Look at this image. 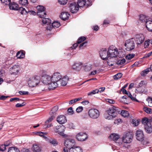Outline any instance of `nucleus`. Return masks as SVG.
<instances>
[{
	"instance_id": "obj_45",
	"label": "nucleus",
	"mask_w": 152,
	"mask_h": 152,
	"mask_svg": "<svg viewBox=\"0 0 152 152\" xmlns=\"http://www.w3.org/2000/svg\"><path fill=\"white\" fill-rule=\"evenodd\" d=\"M126 62V60L125 58H123L118 60L116 63L118 65H122L124 64Z\"/></svg>"
},
{
	"instance_id": "obj_61",
	"label": "nucleus",
	"mask_w": 152,
	"mask_h": 152,
	"mask_svg": "<svg viewBox=\"0 0 152 152\" xmlns=\"http://www.w3.org/2000/svg\"><path fill=\"white\" fill-rule=\"evenodd\" d=\"M83 109V108L82 106H80L78 107L76 109V111L77 112L79 113L82 111Z\"/></svg>"
},
{
	"instance_id": "obj_39",
	"label": "nucleus",
	"mask_w": 152,
	"mask_h": 152,
	"mask_svg": "<svg viewBox=\"0 0 152 152\" xmlns=\"http://www.w3.org/2000/svg\"><path fill=\"white\" fill-rule=\"evenodd\" d=\"M142 123L145 126V125L148 124V123H150L148 120V119L147 118H144L142 119Z\"/></svg>"
},
{
	"instance_id": "obj_55",
	"label": "nucleus",
	"mask_w": 152,
	"mask_h": 152,
	"mask_svg": "<svg viewBox=\"0 0 152 152\" xmlns=\"http://www.w3.org/2000/svg\"><path fill=\"white\" fill-rule=\"evenodd\" d=\"M107 64L108 65L110 66H112L114 65V63H112L111 62V58H108V59H107Z\"/></svg>"
},
{
	"instance_id": "obj_28",
	"label": "nucleus",
	"mask_w": 152,
	"mask_h": 152,
	"mask_svg": "<svg viewBox=\"0 0 152 152\" xmlns=\"http://www.w3.org/2000/svg\"><path fill=\"white\" fill-rule=\"evenodd\" d=\"M58 107L57 106H55L53 107L50 112V115H52L56 116V112L58 110Z\"/></svg>"
},
{
	"instance_id": "obj_20",
	"label": "nucleus",
	"mask_w": 152,
	"mask_h": 152,
	"mask_svg": "<svg viewBox=\"0 0 152 152\" xmlns=\"http://www.w3.org/2000/svg\"><path fill=\"white\" fill-rule=\"evenodd\" d=\"M9 6L10 10H18L19 9L18 4L14 2L10 3L9 4Z\"/></svg>"
},
{
	"instance_id": "obj_4",
	"label": "nucleus",
	"mask_w": 152,
	"mask_h": 152,
	"mask_svg": "<svg viewBox=\"0 0 152 152\" xmlns=\"http://www.w3.org/2000/svg\"><path fill=\"white\" fill-rule=\"evenodd\" d=\"M40 80L45 85L48 86V88L50 89H53L54 88H51L50 87V85L52 83L51 76L49 75L45 74L42 75Z\"/></svg>"
},
{
	"instance_id": "obj_26",
	"label": "nucleus",
	"mask_w": 152,
	"mask_h": 152,
	"mask_svg": "<svg viewBox=\"0 0 152 152\" xmlns=\"http://www.w3.org/2000/svg\"><path fill=\"white\" fill-rule=\"evenodd\" d=\"M32 149L34 151L36 152H40L41 150V148L36 144H33Z\"/></svg>"
},
{
	"instance_id": "obj_56",
	"label": "nucleus",
	"mask_w": 152,
	"mask_h": 152,
	"mask_svg": "<svg viewBox=\"0 0 152 152\" xmlns=\"http://www.w3.org/2000/svg\"><path fill=\"white\" fill-rule=\"evenodd\" d=\"M6 146L4 144H0V151H4L6 149Z\"/></svg>"
},
{
	"instance_id": "obj_14",
	"label": "nucleus",
	"mask_w": 152,
	"mask_h": 152,
	"mask_svg": "<svg viewBox=\"0 0 152 152\" xmlns=\"http://www.w3.org/2000/svg\"><path fill=\"white\" fill-rule=\"evenodd\" d=\"M100 57L102 59L104 60H107L109 58L108 51L106 48H102L99 51Z\"/></svg>"
},
{
	"instance_id": "obj_57",
	"label": "nucleus",
	"mask_w": 152,
	"mask_h": 152,
	"mask_svg": "<svg viewBox=\"0 0 152 152\" xmlns=\"http://www.w3.org/2000/svg\"><path fill=\"white\" fill-rule=\"evenodd\" d=\"M87 43V41H86L83 43H82L79 45V48H81L82 47H86V44Z\"/></svg>"
},
{
	"instance_id": "obj_51",
	"label": "nucleus",
	"mask_w": 152,
	"mask_h": 152,
	"mask_svg": "<svg viewBox=\"0 0 152 152\" xmlns=\"http://www.w3.org/2000/svg\"><path fill=\"white\" fill-rule=\"evenodd\" d=\"M135 56L134 54H129L127 56H126V59L130 60L133 58Z\"/></svg>"
},
{
	"instance_id": "obj_8",
	"label": "nucleus",
	"mask_w": 152,
	"mask_h": 152,
	"mask_svg": "<svg viewBox=\"0 0 152 152\" xmlns=\"http://www.w3.org/2000/svg\"><path fill=\"white\" fill-rule=\"evenodd\" d=\"M118 108L115 106H113L110 107L107 111V114L112 117V118L115 117L117 115L118 112Z\"/></svg>"
},
{
	"instance_id": "obj_17",
	"label": "nucleus",
	"mask_w": 152,
	"mask_h": 152,
	"mask_svg": "<svg viewBox=\"0 0 152 152\" xmlns=\"http://www.w3.org/2000/svg\"><path fill=\"white\" fill-rule=\"evenodd\" d=\"M136 138L137 140L142 141L144 140V136L142 131L137 130L136 132Z\"/></svg>"
},
{
	"instance_id": "obj_43",
	"label": "nucleus",
	"mask_w": 152,
	"mask_h": 152,
	"mask_svg": "<svg viewBox=\"0 0 152 152\" xmlns=\"http://www.w3.org/2000/svg\"><path fill=\"white\" fill-rule=\"evenodd\" d=\"M122 76L121 73H118L113 76V78L115 80H118L121 78Z\"/></svg>"
},
{
	"instance_id": "obj_53",
	"label": "nucleus",
	"mask_w": 152,
	"mask_h": 152,
	"mask_svg": "<svg viewBox=\"0 0 152 152\" xmlns=\"http://www.w3.org/2000/svg\"><path fill=\"white\" fill-rule=\"evenodd\" d=\"M49 142L52 145H53L54 146H56L58 144V142L55 139L52 140H50Z\"/></svg>"
},
{
	"instance_id": "obj_9",
	"label": "nucleus",
	"mask_w": 152,
	"mask_h": 152,
	"mask_svg": "<svg viewBox=\"0 0 152 152\" xmlns=\"http://www.w3.org/2000/svg\"><path fill=\"white\" fill-rule=\"evenodd\" d=\"M89 116L90 118L93 119L98 118L100 115L99 111L96 109H91L88 112Z\"/></svg>"
},
{
	"instance_id": "obj_47",
	"label": "nucleus",
	"mask_w": 152,
	"mask_h": 152,
	"mask_svg": "<svg viewBox=\"0 0 152 152\" xmlns=\"http://www.w3.org/2000/svg\"><path fill=\"white\" fill-rule=\"evenodd\" d=\"M86 39V37L84 36L81 37H80L78 39L77 43L78 44H80L82 42L84 41Z\"/></svg>"
},
{
	"instance_id": "obj_46",
	"label": "nucleus",
	"mask_w": 152,
	"mask_h": 152,
	"mask_svg": "<svg viewBox=\"0 0 152 152\" xmlns=\"http://www.w3.org/2000/svg\"><path fill=\"white\" fill-rule=\"evenodd\" d=\"M1 1L3 5H9L11 2V0H1Z\"/></svg>"
},
{
	"instance_id": "obj_7",
	"label": "nucleus",
	"mask_w": 152,
	"mask_h": 152,
	"mask_svg": "<svg viewBox=\"0 0 152 152\" xmlns=\"http://www.w3.org/2000/svg\"><path fill=\"white\" fill-rule=\"evenodd\" d=\"M108 53L109 58H115L118 55V50L116 47L114 46H110L108 49Z\"/></svg>"
},
{
	"instance_id": "obj_42",
	"label": "nucleus",
	"mask_w": 152,
	"mask_h": 152,
	"mask_svg": "<svg viewBox=\"0 0 152 152\" xmlns=\"http://www.w3.org/2000/svg\"><path fill=\"white\" fill-rule=\"evenodd\" d=\"M98 91L97 90V89H96L88 92V93L87 95L88 96H91L94 94L98 93Z\"/></svg>"
},
{
	"instance_id": "obj_15",
	"label": "nucleus",
	"mask_w": 152,
	"mask_h": 152,
	"mask_svg": "<svg viewBox=\"0 0 152 152\" xmlns=\"http://www.w3.org/2000/svg\"><path fill=\"white\" fill-rule=\"evenodd\" d=\"M10 73L11 75H16L20 70V67L18 65H15L10 68Z\"/></svg>"
},
{
	"instance_id": "obj_19",
	"label": "nucleus",
	"mask_w": 152,
	"mask_h": 152,
	"mask_svg": "<svg viewBox=\"0 0 152 152\" xmlns=\"http://www.w3.org/2000/svg\"><path fill=\"white\" fill-rule=\"evenodd\" d=\"M82 66V64L80 62L75 63L73 64L72 66V68L74 70L79 71Z\"/></svg>"
},
{
	"instance_id": "obj_54",
	"label": "nucleus",
	"mask_w": 152,
	"mask_h": 152,
	"mask_svg": "<svg viewBox=\"0 0 152 152\" xmlns=\"http://www.w3.org/2000/svg\"><path fill=\"white\" fill-rule=\"evenodd\" d=\"M105 101L106 102H108L110 104H114L115 102V100H113V99H106Z\"/></svg>"
},
{
	"instance_id": "obj_24",
	"label": "nucleus",
	"mask_w": 152,
	"mask_h": 152,
	"mask_svg": "<svg viewBox=\"0 0 152 152\" xmlns=\"http://www.w3.org/2000/svg\"><path fill=\"white\" fill-rule=\"evenodd\" d=\"M69 15V14L67 12H64L61 13L60 17L62 20H65L68 18Z\"/></svg>"
},
{
	"instance_id": "obj_40",
	"label": "nucleus",
	"mask_w": 152,
	"mask_h": 152,
	"mask_svg": "<svg viewBox=\"0 0 152 152\" xmlns=\"http://www.w3.org/2000/svg\"><path fill=\"white\" fill-rule=\"evenodd\" d=\"M35 134L37 135H39L40 136L43 137L45 139L47 138V137L44 135V134H46V133H44L40 131L37 132H36Z\"/></svg>"
},
{
	"instance_id": "obj_59",
	"label": "nucleus",
	"mask_w": 152,
	"mask_h": 152,
	"mask_svg": "<svg viewBox=\"0 0 152 152\" xmlns=\"http://www.w3.org/2000/svg\"><path fill=\"white\" fill-rule=\"evenodd\" d=\"M18 93L20 94L21 95H28L29 94V92L28 91H20Z\"/></svg>"
},
{
	"instance_id": "obj_52",
	"label": "nucleus",
	"mask_w": 152,
	"mask_h": 152,
	"mask_svg": "<svg viewBox=\"0 0 152 152\" xmlns=\"http://www.w3.org/2000/svg\"><path fill=\"white\" fill-rule=\"evenodd\" d=\"M146 101L148 102V105L150 107H152V98L149 97L148 98L146 99Z\"/></svg>"
},
{
	"instance_id": "obj_3",
	"label": "nucleus",
	"mask_w": 152,
	"mask_h": 152,
	"mask_svg": "<svg viewBox=\"0 0 152 152\" xmlns=\"http://www.w3.org/2000/svg\"><path fill=\"white\" fill-rule=\"evenodd\" d=\"M40 78L39 76L35 75L29 78L28 83L29 86L31 87H34L38 85L39 83Z\"/></svg>"
},
{
	"instance_id": "obj_12",
	"label": "nucleus",
	"mask_w": 152,
	"mask_h": 152,
	"mask_svg": "<svg viewBox=\"0 0 152 152\" xmlns=\"http://www.w3.org/2000/svg\"><path fill=\"white\" fill-rule=\"evenodd\" d=\"M75 144V140L71 139H66L64 141V145L65 147L68 149H69V150L74 146Z\"/></svg>"
},
{
	"instance_id": "obj_44",
	"label": "nucleus",
	"mask_w": 152,
	"mask_h": 152,
	"mask_svg": "<svg viewBox=\"0 0 152 152\" xmlns=\"http://www.w3.org/2000/svg\"><path fill=\"white\" fill-rule=\"evenodd\" d=\"M149 69L148 68L142 71L140 73L141 75L142 76H145L150 72Z\"/></svg>"
},
{
	"instance_id": "obj_30",
	"label": "nucleus",
	"mask_w": 152,
	"mask_h": 152,
	"mask_svg": "<svg viewBox=\"0 0 152 152\" xmlns=\"http://www.w3.org/2000/svg\"><path fill=\"white\" fill-rule=\"evenodd\" d=\"M25 53L23 51H19L16 54V56L18 58H23L24 57Z\"/></svg>"
},
{
	"instance_id": "obj_10",
	"label": "nucleus",
	"mask_w": 152,
	"mask_h": 152,
	"mask_svg": "<svg viewBox=\"0 0 152 152\" xmlns=\"http://www.w3.org/2000/svg\"><path fill=\"white\" fill-rule=\"evenodd\" d=\"M133 137V134L132 133H127L123 137L122 141L124 143H129L132 141Z\"/></svg>"
},
{
	"instance_id": "obj_27",
	"label": "nucleus",
	"mask_w": 152,
	"mask_h": 152,
	"mask_svg": "<svg viewBox=\"0 0 152 152\" xmlns=\"http://www.w3.org/2000/svg\"><path fill=\"white\" fill-rule=\"evenodd\" d=\"M110 138L114 141H116L119 138V135L113 133L111 134L110 136Z\"/></svg>"
},
{
	"instance_id": "obj_37",
	"label": "nucleus",
	"mask_w": 152,
	"mask_h": 152,
	"mask_svg": "<svg viewBox=\"0 0 152 152\" xmlns=\"http://www.w3.org/2000/svg\"><path fill=\"white\" fill-rule=\"evenodd\" d=\"M37 12H41L43 11H45V8L43 6L39 5L37 7Z\"/></svg>"
},
{
	"instance_id": "obj_33",
	"label": "nucleus",
	"mask_w": 152,
	"mask_h": 152,
	"mask_svg": "<svg viewBox=\"0 0 152 152\" xmlns=\"http://www.w3.org/2000/svg\"><path fill=\"white\" fill-rule=\"evenodd\" d=\"M8 152H20V151L15 147H11L9 148Z\"/></svg>"
},
{
	"instance_id": "obj_21",
	"label": "nucleus",
	"mask_w": 152,
	"mask_h": 152,
	"mask_svg": "<svg viewBox=\"0 0 152 152\" xmlns=\"http://www.w3.org/2000/svg\"><path fill=\"white\" fill-rule=\"evenodd\" d=\"M144 128L146 132L148 133H151L152 131V126L151 123H148V124L145 125Z\"/></svg>"
},
{
	"instance_id": "obj_49",
	"label": "nucleus",
	"mask_w": 152,
	"mask_h": 152,
	"mask_svg": "<svg viewBox=\"0 0 152 152\" xmlns=\"http://www.w3.org/2000/svg\"><path fill=\"white\" fill-rule=\"evenodd\" d=\"M19 3L22 5H25L28 4L27 0H20Z\"/></svg>"
},
{
	"instance_id": "obj_35",
	"label": "nucleus",
	"mask_w": 152,
	"mask_h": 152,
	"mask_svg": "<svg viewBox=\"0 0 152 152\" xmlns=\"http://www.w3.org/2000/svg\"><path fill=\"white\" fill-rule=\"evenodd\" d=\"M42 22L44 24H47L48 25L50 24L51 21L48 18H44L42 20Z\"/></svg>"
},
{
	"instance_id": "obj_13",
	"label": "nucleus",
	"mask_w": 152,
	"mask_h": 152,
	"mask_svg": "<svg viewBox=\"0 0 152 152\" xmlns=\"http://www.w3.org/2000/svg\"><path fill=\"white\" fill-rule=\"evenodd\" d=\"M136 44L137 45L141 44L144 41V36L142 34H136L134 37L133 38Z\"/></svg>"
},
{
	"instance_id": "obj_25",
	"label": "nucleus",
	"mask_w": 152,
	"mask_h": 152,
	"mask_svg": "<svg viewBox=\"0 0 152 152\" xmlns=\"http://www.w3.org/2000/svg\"><path fill=\"white\" fill-rule=\"evenodd\" d=\"M146 26L148 31L152 32V20H148L146 22Z\"/></svg>"
},
{
	"instance_id": "obj_1",
	"label": "nucleus",
	"mask_w": 152,
	"mask_h": 152,
	"mask_svg": "<svg viewBox=\"0 0 152 152\" xmlns=\"http://www.w3.org/2000/svg\"><path fill=\"white\" fill-rule=\"evenodd\" d=\"M62 77V75L59 73H54L51 76L52 82L50 85V88H51L54 89L60 85Z\"/></svg>"
},
{
	"instance_id": "obj_34",
	"label": "nucleus",
	"mask_w": 152,
	"mask_h": 152,
	"mask_svg": "<svg viewBox=\"0 0 152 152\" xmlns=\"http://www.w3.org/2000/svg\"><path fill=\"white\" fill-rule=\"evenodd\" d=\"M139 19L140 21L142 22L146 23L147 19L145 16L144 15H141L140 16Z\"/></svg>"
},
{
	"instance_id": "obj_50",
	"label": "nucleus",
	"mask_w": 152,
	"mask_h": 152,
	"mask_svg": "<svg viewBox=\"0 0 152 152\" xmlns=\"http://www.w3.org/2000/svg\"><path fill=\"white\" fill-rule=\"evenodd\" d=\"M126 94H127L128 96L130 97L132 100L138 102L136 98L134 97H133L130 92H127Z\"/></svg>"
},
{
	"instance_id": "obj_23",
	"label": "nucleus",
	"mask_w": 152,
	"mask_h": 152,
	"mask_svg": "<svg viewBox=\"0 0 152 152\" xmlns=\"http://www.w3.org/2000/svg\"><path fill=\"white\" fill-rule=\"evenodd\" d=\"M69 150L71 152H82L83 150L81 148L78 146H73Z\"/></svg>"
},
{
	"instance_id": "obj_60",
	"label": "nucleus",
	"mask_w": 152,
	"mask_h": 152,
	"mask_svg": "<svg viewBox=\"0 0 152 152\" xmlns=\"http://www.w3.org/2000/svg\"><path fill=\"white\" fill-rule=\"evenodd\" d=\"M67 1V0H58V2L60 4L64 5L66 4Z\"/></svg>"
},
{
	"instance_id": "obj_38",
	"label": "nucleus",
	"mask_w": 152,
	"mask_h": 152,
	"mask_svg": "<svg viewBox=\"0 0 152 152\" xmlns=\"http://www.w3.org/2000/svg\"><path fill=\"white\" fill-rule=\"evenodd\" d=\"M60 26L59 22L55 21L52 24V26L54 28L59 27Z\"/></svg>"
},
{
	"instance_id": "obj_41",
	"label": "nucleus",
	"mask_w": 152,
	"mask_h": 152,
	"mask_svg": "<svg viewBox=\"0 0 152 152\" xmlns=\"http://www.w3.org/2000/svg\"><path fill=\"white\" fill-rule=\"evenodd\" d=\"M56 116L54 115H51V117H50L48 120L46 121L45 123L47 124L48 123H50L55 118Z\"/></svg>"
},
{
	"instance_id": "obj_63",
	"label": "nucleus",
	"mask_w": 152,
	"mask_h": 152,
	"mask_svg": "<svg viewBox=\"0 0 152 152\" xmlns=\"http://www.w3.org/2000/svg\"><path fill=\"white\" fill-rule=\"evenodd\" d=\"M150 42V40L148 39L145 41L144 44V46L145 48H147L149 46Z\"/></svg>"
},
{
	"instance_id": "obj_29",
	"label": "nucleus",
	"mask_w": 152,
	"mask_h": 152,
	"mask_svg": "<svg viewBox=\"0 0 152 152\" xmlns=\"http://www.w3.org/2000/svg\"><path fill=\"white\" fill-rule=\"evenodd\" d=\"M19 12L22 15H26L28 13V10H26L22 7H20L18 9Z\"/></svg>"
},
{
	"instance_id": "obj_36",
	"label": "nucleus",
	"mask_w": 152,
	"mask_h": 152,
	"mask_svg": "<svg viewBox=\"0 0 152 152\" xmlns=\"http://www.w3.org/2000/svg\"><path fill=\"white\" fill-rule=\"evenodd\" d=\"M121 113V115L124 117H127L129 115L128 112L126 110H122Z\"/></svg>"
},
{
	"instance_id": "obj_31",
	"label": "nucleus",
	"mask_w": 152,
	"mask_h": 152,
	"mask_svg": "<svg viewBox=\"0 0 152 152\" xmlns=\"http://www.w3.org/2000/svg\"><path fill=\"white\" fill-rule=\"evenodd\" d=\"M86 3V0H78L77 5L79 7H82L85 6Z\"/></svg>"
},
{
	"instance_id": "obj_16",
	"label": "nucleus",
	"mask_w": 152,
	"mask_h": 152,
	"mask_svg": "<svg viewBox=\"0 0 152 152\" xmlns=\"http://www.w3.org/2000/svg\"><path fill=\"white\" fill-rule=\"evenodd\" d=\"M69 7L70 11L72 13L77 12L79 9L78 6L75 2L70 3Z\"/></svg>"
},
{
	"instance_id": "obj_11",
	"label": "nucleus",
	"mask_w": 152,
	"mask_h": 152,
	"mask_svg": "<svg viewBox=\"0 0 152 152\" xmlns=\"http://www.w3.org/2000/svg\"><path fill=\"white\" fill-rule=\"evenodd\" d=\"M76 138L79 141H83L88 138L87 134L83 132L78 133L75 136Z\"/></svg>"
},
{
	"instance_id": "obj_6",
	"label": "nucleus",
	"mask_w": 152,
	"mask_h": 152,
	"mask_svg": "<svg viewBox=\"0 0 152 152\" xmlns=\"http://www.w3.org/2000/svg\"><path fill=\"white\" fill-rule=\"evenodd\" d=\"M65 129V127L63 125H57L55 126L54 130L56 133L62 136L63 137L66 138L68 137V135L64 133Z\"/></svg>"
},
{
	"instance_id": "obj_5",
	"label": "nucleus",
	"mask_w": 152,
	"mask_h": 152,
	"mask_svg": "<svg viewBox=\"0 0 152 152\" xmlns=\"http://www.w3.org/2000/svg\"><path fill=\"white\" fill-rule=\"evenodd\" d=\"M134 39L132 38L126 41L124 46L126 47V49L127 51H131L134 49L135 44Z\"/></svg>"
},
{
	"instance_id": "obj_62",
	"label": "nucleus",
	"mask_w": 152,
	"mask_h": 152,
	"mask_svg": "<svg viewBox=\"0 0 152 152\" xmlns=\"http://www.w3.org/2000/svg\"><path fill=\"white\" fill-rule=\"evenodd\" d=\"M28 13L30 15H35L36 14V12L33 10H30L28 9Z\"/></svg>"
},
{
	"instance_id": "obj_64",
	"label": "nucleus",
	"mask_w": 152,
	"mask_h": 152,
	"mask_svg": "<svg viewBox=\"0 0 152 152\" xmlns=\"http://www.w3.org/2000/svg\"><path fill=\"white\" fill-rule=\"evenodd\" d=\"M20 152H31L28 149L26 148H23Z\"/></svg>"
},
{
	"instance_id": "obj_2",
	"label": "nucleus",
	"mask_w": 152,
	"mask_h": 152,
	"mask_svg": "<svg viewBox=\"0 0 152 152\" xmlns=\"http://www.w3.org/2000/svg\"><path fill=\"white\" fill-rule=\"evenodd\" d=\"M147 83L145 81H142L137 86L136 91L140 94H145L147 92V89L146 88V85Z\"/></svg>"
},
{
	"instance_id": "obj_32",
	"label": "nucleus",
	"mask_w": 152,
	"mask_h": 152,
	"mask_svg": "<svg viewBox=\"0 0 152 152\" xmlns=\"http://www.w3.org/2000/svg\"><path fill=\"white\" fill-rule=\"evenodd\" d=\"M37 15L40 18H44L45 17L46 13L45 11H43L41 12H37Z\"/></svg>"
},
{
	"instance_id": "obj_18",
	"label": "nucleus",
	"mask_w": 152,
	"mask_h": 152,
	"mask_svg": "<svg viewBox=\"0 0 152 152\" xmlns=\"http://www.w3.org/2000/svg\"><path fill=\"white\" fill-rule=\"evenodd\" d=\"M57 121L60 124H62L66 122L67 121L65 116L64 115L58 116L57 118Z\"/></svg>"
},
{
	"instance_id": "obj_48",
	"label": "nucleus",
	"mask_w": 152,
	"mask_h": 152,
	"mask_svg": "<svg viewBox=\"0 0 152 152\" xmlns=\"http://www.w3.org/2000/svg\"><path fill=\"white\" fill-rule=\"evenodd\" d=\"M144 110L148 113H152L151 109L147 107H144L143 108Z\"/></svg>"
},
{
	"instance_id": "obj_58",
	"label": "nucleus",
	"mask_w": 152,
	"mask_h": 152,
	"mask_svg": "<svg viewBox=\"0 0 152 152\" xmlns=\"http://www.w3.org/2000/svg\"><path fill=\"white\" fill-rule=\"evenodd\" d=\"M67 112L69 115H72L74 113V111L73 110L72 108V107L69 108L67 110Z\"/></svg>"
},
{
	"instance_id": "obj_22",
	"label": "nucleus",
	"mask_w": 152,
	"mask_h": 152,
	"mask_svg": "<svg viewBox=\"0 0 152 152\" xmlns=\"http://www.w3.org/2000/svg\"><path fill=\"white\" fill-rule=\"evenodd\" d=\"M69 78L67 76H64L63 78H61L60 85L62 86H66L68 81Z\"/></svg>"
}]
</instances>
